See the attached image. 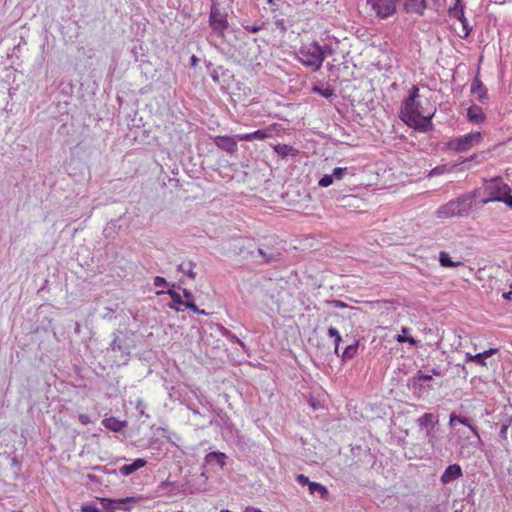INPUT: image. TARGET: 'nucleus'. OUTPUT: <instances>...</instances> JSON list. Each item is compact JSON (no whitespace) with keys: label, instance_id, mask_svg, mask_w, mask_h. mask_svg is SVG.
<instances>
[{"label":"nucleus","instance_id":"obj_57","mask_svg":"<svg viewBox=\"0 0 512 512\" xmlns=\"http://www.w3.org/2000/svg\"><path fill=\"white\" fill-rule=\"evenodd\" d=\"M169 307H170L171 309L176 310V311H181V310H182L181 308L176 307V306H174L173 304H170V305H169Z\"/></svg>","mask_w":512,"mask_h":512},{"label":"nucleus","instance_id":"obj_14","mask_svg":"<svg viewBox=\"0 0 512 512\" xmlns=\"http://www.w3.org/2000/svg\"><path fill=\"white\" fill-rule=\"evenodd\" d=\"M147 464V461L143 458H137L132 463L123 465L119 468V472L123 476H128L138 469L144 467Z\"/></svg>","mask_w":512,"mask_h":512},{"label":"nucleus","instance_id":"obj_42","mask_svg":"<svg viewBox=\"0 0 512 512\" xmlns=\"http://www.w3.org/2000/svg\"><path fill=\"white\" fill-rule=\"evenodd\" d=\"M82 512H101L96 506L86 504L81 507Z\"/></svg>","mask_w":512,"mask_h":512},{"label":"nucleus","instance_id":"obj_48","mask_svg":"<svg viewBox=\"0 0 512 512\" xmlns=\"http://www.w3.org/2000/svg\"><path fill=\"white\" fill-rule=\"evenodd\" d=\"M227 339L232 341V342H236V343H238L241 346H244L243 342L241 340H239L238 337L236 335L232 334V333H231L230 336H228Z\"/></svg>","mask_w":512,"mask_h":512},{"label":"nucleus","instance_id":"obj_55","mask_svg":"<svg viewBox=\"0 0 512 512\" xmlns=\"http://www.w3.org/2000/svg\"><path fill=\"white\" fill-rule=\"evenodd\" d=\"M334 305L335 307L339 308V307H345V304L339 300H336L334 301Z\"/></svg>","mask_w":512,"mask_h":512},{"label":"nucleus","instance_id":"obj_7","mask_svg":"<svg viewBox=\"0 0 512 512\" xmlns=\"http://www.w3.org/2000/svg\"><path fill=\"white\" fill-rule=\"evenodd\" d=\"M401 0H367L376 15L381 18H387L396 12L397 6Z\"/></svg>","mask_w":512,"mask_h":512},{"label":"nucleus","instance_id":"obj_52","mask_svg":"<svg viewBox=\"0 0 512 512\" xmlns=\"http://www.w3.org/2000/svg\"><path fill=\"white\" fill-rule=\"evenodd\" d=\"M220 333H221V335H222V336H224V337H226V338H228V336H230V335H231V331H229V330H228L227 328H225V327H221V328H220Z\"/></svg>","mask_w":512,"mask_h":512},{"label":"nucleus","instance_id":"obj_60","mask_svg":"<svg viewBox=\"0 0 512 512\" xmlns=\"http://www.w3.org/2000/svg\"><path fill=\"white\" fill-rule=\"evenodd\" d=\"M197 58L196 56L191 57V64H196Z\"/></svg>","mask_w":512,"mask_h":512},{"label":"nucleus","instance_id":"obj_43","mask_svg":"<svg viewBox=\"0 0 512 512\" xmlns=\"http://www.w3.org/2000/svg\"><path fill=\"white\" fill-rule=\"evenodd\" d=\"M184 306L195 313H200V309L195 305L193 301H185Z\"/></svg>","mask_w":512,"mask_h":512},{"label":"nucleus","instance_id":"obj_5","mask_svg":"<svg viewBox=\"0 0 512 512\" xmlns=\"http://www.w3.org/2000/svg\"><path fill=\"white\" fill-rule=\"evenodd\" d=\"M482 140L480 132H471L466 135L452 138L448 143L447 147L455 152H466L478 145Z\"/></svg>","mask_w":512,"mask_h":512},{"label":"nucleus","instance_id":"obj_20","mask_svg":"<svg viewBox=\"0 0 512 512\" xmlns=\"http://www.w3.org/2000/svg\"><path fill=\"white\" fill-rule=\"evenodd\" d=\"M477 74H479V69L477 70ZM471 93L475 94L479 97V99H483L487 95V90L484 87L481 80L478 78V75L474 78L472 84H471Z\"/></svg>","mask_w":512,"mask_h":512},{"label":"nucleus","instance_id":"obj_2","mask_svg":"<svg viewBox=\"0 0 512 512\" xmlns=\"http://www.w3.org/2000/svg\"><path fill=\"white\" fill-rule=\"evenodd\" d=\"M472 205L471 197L461 196L440 206L436 211V216L441 219L466 216L471 211Z\"/></svg>","mask_w":512,"mask_h":512},{"label":"nucleus","instance_id":"obj_26","mask_svg":"<svg viewBox=\"0 0 512 512\" xmlns=\"http://www.w3.org/2000/svg\"><path fill=\"white\" fill-rule=\"evenodd\" d=\"M327 334H328L329 337L334 339V353L337 356H340V354H339V345H340V342L342 341V337H341L339 331L336 328H334V327H329L328 331H327Z\"/></svg>","mask_w":512,"mask_h":512},{"label":"nucleus","instance_id":"obj_19","mask_svg":"<svg viewBox=\"0 0 512 512\" xmlns=\"http://www.w3.org/2000/svg\"><path fill=\"white\" fill-rule=\"evenodd\" d=\"M222 68L223 66H217L216 69H213L211 72H210V75L212 77V79L215 81V82H218V83H221V84H227L229 83V79L230 78H233V75H230L226 72H223L222 71Z\"/></svg>","mask_w":512,"mask_h":512},{"label":"nucleus","instance_id":"obj_22","mask_svg":"<svg viewBox=\"0 0 512 512\" xmlns=\"http://www.w3.org/2000/svg\"><path fill=\"white\" fill-rule=\"evenodd\" d=\"M195 264L192 261H184L178 265V271L187 275L191 279H195L196 273L194 272Z\"/></svg>","mask_w":512,"mask_h":512},{"label":"nucleus","instance_id":"obj_25","mask_svg":"<svg viewBox=\"0 0 512 512\" xmlns=\"http://www.w3.org/2000/svg\"><path fill=\"white\" fill-rule=\"evenodd\" d=\"M439 262H440L441 266L449 267V268H453V267L462 265V263L459 261L458 262L452 261L450 255L445 251H441L439 253Z\"/></svg>","mask_w":512,"mask_h":512},{"label":"nucleus","instance_id":"obj_44","mask_svg":"<svg viewBox=\"0 0 512 512\" xmlns=\"http://www.w3.org/2000/svg\"><path fill=\"white\" fill-rule=\"evenodd\" d=\"M183 296L186 299V301H193L194 302V295L193 293L188 289H183Z\"/></svg>","mask_w":512,"mask_h":512},{"label":"nucleus","instance_id":"obj_54","mask_svg":"<svg viewBox=\"0 0 512 512\" xmlns=\"http://www.w3.org/2000/svg\"><path fill=\"white\" fill-rule=\"evenodd\" d=\"M474 354L466 353V362H475V359L473 358Z\"/></svg>","mask_w":512,"mask_h":512},{"label":"nucleus","instance_id":"obj_62","mask_svg":"<svg viewBox=\"0 0 512 512\" xmlns=\"http://www.w3.org/2000/svg\"><path fill=\"white\" fill-rule=\"evenodd\" d=\"M199 314H201V315H207L206 311H205V310H202V309H200V313H199Z\"/></svg>","mask_w":512,"mask_h":512},{"label":"nucleus","instance_id":"obj_24","mask_svg":"<svg viewBox=\"0 0 512 512\" xmlns=\"http://www.w3.org/2000/svg\"><path fill=\"white\" fill-rule=\"evenodd\" d=\"M497 351H498V349H496V348H490L481 353L474 354L473 358L475 359V363H477L481 366H486L485 360L487 358L491 357L492 355H494Z\"/></svg>","mask_w":512,"mask_h":512},{"label":"nucleus","instance_id":"obj_18","mask_svg":"<svg viewBox=\"0 0 512 512\" xmlns=\"http://www.w3.org/2000/svg\"><path fill=\"white\" fill-rule=\"evenodd\" d=\"M227 456L222 452H210L205 456V462L207 464H217L221 468L226 464Z\"/></svg>","mask_w":512,"mask_h":512},{"label":"nucleus","instance_id":"obj_12","mask_svg":"<svg viewBox=\"0 0 512 512\" xmlns=\"http://www.w3.org/2000/svg\"><path fill=\"white\" fill-rule=\"evenodd\" d=\"M273 129L266 128L263 130H256L251 133L238 134L237 139L239 141H253V140H264L272 136Z\"/></svg>","mask_w":512,"mask_h":512},{"label":"nucleus","instance_id":"obj_64","mask_svg":"<svg viewBox=\"0 0 512 512\" xmlns=\"http://www.w3.org/2000/svg\"><path fill=\"white\" fill-rule=\"evenodd\" d=\"M320 67H321V66L316 65V66H315V70H318Z\"/></svg>","mask_w":512,"mask_h":512},{"label":"nucleus","instance_id":"obj_38","mask_svg":"<svg viewBox=\"0 0 512 512\" xmlns=\"http://www.w3.org/2000/svg\"><path fill=\"white\" fill-rule=\"evenodd\" d=\"M264 26V23L261 25H243L244 29L251 33H257L259 32Z\"/></svg>","mask_w":512,"mask_h":512},{"label":"nucleus","instance_id":"obj_11","mask_svg":"<svg viewBox=\"0 0 512 512\" xmlns=\"http://www.w3.org/2000/svg\"><path fill=\"white\" fill-rule=\"evenodd\" d=\"M403 8L407 13H416L423 15L424 10L428 7L427 0H402Z\"/></svg>","mask_w":512,"mask_h":512},{"label":"nucleus","instance_id":"obj_39","mask_svg":"<svg viewBox=\"0 0 512 512\" xmlns=\"http://www.w3.org/2000/svg\"><path fill=\"white\" fill-rule=\"evenodd\" d=\"M296 480L297 482L301 485V486H309L310 484V480L307 476L303 475V474H298L297 477H296Z\"/></svg>","mask_w":512,"mask_h":512},{"label":"nucleus","instance_id":"obj_31","mask_svg":"<svg viewBox=\"0 0 512 512\" xmlns=\"http://www.w3.org/2000/svg\"><path fill=\"white\" fill-rule=\"evenodd\" d=\"M460 0H456L454 7L449 9V15L452 18L458 19L459 21L465 16L463 6L459 5Z\"/></svg>","mask_w":512,"mask_h":512},{"label":"nucleus","instance_id":"obj_59","mask_svg":"<svg viewBox=\"0 0 512 512\" xmlns=\"http://www.w3.org/2000/svg\"><path fill=\"white\" fill-rule=\"evenodd\" d=\"M267 2L272 6H276V0H267Z\"/></svg>","mask_w":512,"mask_h":512},{"label":"nucleus","instance_id":"obj_28","mask_svg":"<svg viewBox=\"0 0 512 512\" xmlns=\"http://www.w3.org/2000/svg\"><path fill=\"white\" fill-rule=\"evenodd\" d=\"M312 91L320 94L321 96H323L326 99H329V98H332L333 96H335L334 90L329 85H326V86L315 85L312 87Z\"/></svg>","mask_w":512,"mask_h":512},{"label":"nucleus","instance_id":"obj_53","mask_svg":"<svg viewBox=\"0 0 512 512\" xmlns=\"http://www.w3.org/2000/svg\"><path fill=\"white\" fill-rule=\"evenodd\" d=\"M502 297L505 299V300H511L512 299V291H508V292H504Z\"/></svg>","mask_w":512,"mask_h":512},{"label":"nucleus","instance_id":"obj_17","mask_svg":"<svg viewBox=\"0 0 512 512\" xmlns=\"http://www.w3.org/2000/svg\"><path fill=\"white\" fill-rule=\"evenodd\" d=\"M455 423H459V424H462V425H465L467 426L471 432L478 438L480 439V436H479V433H478V430L476 428V426L472 425L469 421L468 418L466 417H460V416H457L456 414L452 413L450 415V419H449V424L452 426L454 425Z\"/></svg>","mask_w":512,"mask_h":512},{"label":"nucleus","instance_id":"obj_41","mask_svg":"<svg viewBox=\"0 0 512 512\" xmlns=\"http://www.w3.org/2000/svg\"><path fill=\"white\" fill-rule=\"evenodd\" d=\"M426 436L428 438V443L432 446V447H435L436 445V437L434 435V433L432 432L431 429H428L426 431Z\"/></svg>","mask_w":512,"mask_h":512},{"label":"nucleus","instance_id":"obj_35","mask_svg":"<svg viewBox=\"0 0 512 512\" xmlns=\"http://www.w3.org/2000/svg\"><path fill=\"white\" fill-rule=\"evenodd\" d=\"M460 23L462 25V32H463L461 37L466 38L472 31V27L469 25L468 20L466 19L465 16L460 20Z\"/></svg>","mask_w":512,"mask_h":512},{"label":"nucleus","instance_id":"obj_1","mask_svg":"<svg viewBox=\"0 0 512 512\" xmlns=\"http://www.w3.org/2000/svg\"><path fill=\"white\" fill-rule=\"evenodd\" d=\"M401 115L403 120L410 126L425 130L431 125L432 109L424 106L422 97L419 94V88L416 85L411 88L409 96L401 109Z\"/></svg>","mask_w":512,"mask_h":512},{"label":"nucleus","instance_id":"obj_49","mask_svg":"<svg viewBox=\"0 0 512 512\" xmlns=\"http://www.w3.org/2000/svg\"><path fill=\"white\" fill-rule=\"evenodd\" d=\"M227 339L232 341V342H236V343H238L241 346H244L243 342L241 340H239L238 337L236 335L232 334V333H231L230 336H228Z\"/></svg>","mask_w":512,"mask_h":512},{"label":"nucleus","instance_id":"obj_56","mask_svg":"<svg viewBox=\"0 0 512 512\" xmlns=\"http://www.w3.org/2000/svg\"><path fill=\"white\" fill-rule=\"evenodd\" d=\"M247 512H263V511H261L260 509H257V508H251V509H248Z\"/></svg>","mask_w":512,"mask_h":512},{"label":"nucleus","instance_id":"obj_61","mask_svg":"<svg viewBox=\"0 0 512 512\" xmlns=\"http://www.w3.org/2000/svg\"><path fill=\"white\" fill-rule=\"evenodd\" d=\"M462 370H463V372H464V374H465V376H466V375L468 374V372H467V370H466V367H465V366H462Z\"/></svg>","mask_w":512,"mask_h":512},{"label":"nucleus","instance_id":"obj_40","mask_svg":"<svg viewBox=\"0 0 512 512\" xmlns=\"http://www.w3.org/2000/svg\"><path fill=\"white\" fill-rule=\"evenodd\" d=\"M153 284L155 287H164L167 285V281L165 278L161 277V276H156L154 278V281H153Z\"/></svg>","mask_w":512,"mask_h":512},{"label":"nucleus","instance_id":"obj_10","mask_svg":"<svg viewBox=\"0 0 512 512\" xmlns=\"http://www.w3.org/2000/svg\"><path fill=\"white\" fill-rule=\"evenodd\" d=\"M237 136L236 137H230V136H216L214 137V143L215 145L228 152V153H234L237 151Z\"/></svg>","mask_w":512,"mask_h":512},{"label":"nucleus","instance_id":"obj_58","mask_svg":"<svg viewBox=\"0 0 512 512\" xmlns=\"http://www.w3.org/2000/svg\"><path fill=\"white\" fill-rule=\"evenodd\" d=\"M511 423H512V418L508 419L505 423H503V425H508V428H509Z\"/></svg>","mask_w":512,"mask_h":512},{"label":"nucleus","instance_id":"obj_46","mask_svg":"<svg viewBox=\"0 0 512 512\" xmlns=\"http://www.w3.org/2000/svg\"><path fill=\"white\" fill-rule=\"evenodd\" d=\"M508 425H503L501 426V429L499 431V436L503 439H506L507 438V432H508Z\"/></svg>","mask_w":512,"mask_h":512},{"label":"nucleus","instance_id":"obj_9","mask_svg":"<svg viewBox=\"0 0 512 512\" xmlns=\"http://www.w3.org/2000/svg\"><path fill=\"white\" fill-rule=\"evenodd\" d=\"M463 475V471L460 465L451 464L442 473L440 477V482L443 485L449 484L457 479H459Z\"/></svg>","mask_w":512,"mask_h":512},{"label":"nucleus","instance_id":"obj_30","mask_svg":"<svg viewBox=\"0 0 512 512\" xmlns=\"http://www.w3.org/2000/svg\"><path fill=\"white\" fill-rule=\"evenodd\" d=\"M357 351H358V342L356 341L355 343L348 345L344 349L343 353L341 354V357L343 360H350L356 356Z\"/></svg>","mask_w":512,"mask_h":512},{"label":"nucleus","instance_id":"obj_51","mask_svg":"<svg viewBox=\"0 0 512 512\" xmlns=\"http://www.w3.org/2000/svg\"><path fill=\"white\" fill-rule=\"evenodd\" d=\"M220 333H221V335H222V336H224V337H226V338H228V336H230V335H231V331H229V330H228L227 328H225V327H221V328H220Z\"/></svg>","mask_w":512,"mask_h":512},{"label":"nucleus","instance_id":"obj_3","mask_svg":"<svg viewBox=\"0 0 512 512\" xmlns=\"http://www.w3.org/2000/svg\"><path fill=\"white\" fill-rule=\"evenodd\" d=\"M485 191L488 194V199L484 203L503 202L512 209L511 189L500 178L490 180L485 187Z\"/></svg>","mask_w":512,"mask_h":512},{"label":"nucleus","instance_id":"obj_6","mask_svg":"<svg viewBox=\"0 0 512 512\" xmlns=\"http://www.w3.org/2000/svg\"><path fill=\"white\" fill-rule=\"evenodd\" d=\"M209 26L218 37H224L229 24L227 14L220 11L216 5H212L209 15Z\"/></svg>","mask_w":512,"mask_h":512},{"label":"nucleus","instance_id":"obj_34","mask_svg":"<svg viewBox=\"0 0 512 512\" xmlns=\"http://www.w3.org/2000/svg\"><path fill=\"white\" fill-rule=\"evenodd\" d=\"M333 181L334 179L332 174H325L320 178L318 185L320 187L326 188L329 187L333 183Z\"/></svg>","mask_w":512,"mask_h":512},{"label":"nucleus","instance_id":"obj_47","mask_svg":"<svg viewBox=\"0 0 512 512\" xmlns=\"http://www.w3.org/2000/svg\"><path fill=\"white\" fill-rule=\"evenodd\" d=\"M78 418L83 425L90 423V417L87 414H80Z\"/></svg>","mask_w":512,"mask_h":512},{"label":"nucleus","instance_id":"obj_16","mask_svg":"<svg viewBox=\"0 0 512 512\" xmlns=\"http://www.w3.org/2000/svg\"><path fill=\"white\" fill-rule=\"evenodd\" d=\"M416 422L421 429L430 427L432 430L438 424V419L432 413H424Z\"/></svg>","mask_w":512,"mask_h":512},{"label":"nucleus","instance_id":"obj_33","mask_svg":"<svg viewBox=\"0 0 512 512\" xmlns=\"http://www.w3.org/2000/svg\"><path fill=\"white\" fill-rule=\"evenodd\" d=\"M168 295L171 297L172 302L176 305H185V301H183L181 295L176 291L170 289L167 291Z\"/></svg>","mask_w":512,"mask_h":512},{"label":"nucleus","instance_id":"obj_36","mask_svg":"<svg viewBox=\"0 0 512 512\" xmlns=\"http://www.w3.org/2000/svg\"><path fill=\"white\" fill-rule=\"evenodd\" d=\"M449 171V169L447 168V165H440V166H436L435 168H433L430 172H429V176L430 177H433V176H439V175H442L444 174L445 172Z\"/></svg>","mask_w":512,"mask_h":512},{"label":"nucleus","instance_id":"obj_37","mask_svg":"<svg viewBox=\"0 0 512 512\" xmlns=\"http://www.w3.org/2000/svg\"><path fill=\"white\" fill-rule=\"evenodd\" d=\"M346 172H347L346 167H336L332 172L333 179L341 180L344 177Z\"/></svg>","mask_w":512,"mask_h":512},{"label":"nucleus","instance_id":"obj_45","mask_svg":"<svg viewBox=\"0 0 512 512\" xmlns=\"http://www.w3.org/2000/svg\"><path fill=\"white\" fill-rule=\"evenodd\" d=\"M431 375L441 377L444 375V372L441 370L439 366L432 368Z\"/></svg>","mask_w":512,"mask_h":512},{"label":"nucleus","instance_id":"obj_29","mask_svg":"<svg viewBox=\"0 0 512 512\" xmlns=\"http://www.w3.org/2000/svg\"><path fill=\"white\" fill-rule=\"evenodd\" d=\"M308 488H309V492H310L311 494H316V493H318V494H320V496H321L322 498H326V496L328 495V490H327V488H326L325 486H323L322 484H320V483L312 482V481H311V482H310V484H309V486H308Z\"/></svg>","mask_w":512,"mask_h":512},{"label":"nucleus","instance_id":"obj_13","mask_svg":"<svg viewBox=\"0 0 512 512\" xmlns=\"http://www.w3.org/2000/svg\"><path fill=\"white\" fill-rule=\"evenodd\" d=\"M432 380V375L418 370L415 376L410 380V387L416 392L423 389V383Z\"/></svg>","mask_w":512,"mask_h":512},{"label":"nucleus","instance_id":"obj_50","mask_svg":"<svg viewBox=\"0 0 512 512\" xmlns=\"http://www.w3.org/2000/svg\"><path fill=\"white\" fill-rule=\"evenodd\" d=\"M276 26L280 28L282 31L286 30L285 23L283 19H279L276 21Z\"/></svg>","mask_w":512,"mask_h":512},{"label":"nucleus","instance_id":"obj_21","mask_svg":"<svg viewBox=\"0 0 512 512\" xmlns=\"http://www.w3.org/2000/svg\"><path fill=\"white\" fill-rule=\"evenodd\" d=\"M102 424L114 432L121 431L124 426V423L115 417L104 418Z\"/></svg>","mask_w":512,"mask_h":512},{"label":"nucleus","instance_id":"obj_23","mask_svg":"<svg viewBox=\"0 0 512 512\" xmlns=\"http://www.w3.org/2000/svg\"><path fill=\"white\" fill-rule=\"evenodd\" d=\"M274 150L279 156L282 157H286L288 155L295 156L298 153V151L295 148L287 144H278L274 146Z\"/></svg>","mask_w":512,"mask_h":512},{"label":"nucleus","instance_id":"obj_27","mask_svg":"<svg viewBox=\"0 0 512 512\" xmlns=\"http://www.w3.org/2000/svg\"><path fill=\"white\" fill-rule=\"evenodd\" d=\"M402 334L397 335L396 340L399 343H405L408 342L410 345L415 346L417 344V341L408 334L410 333V329L407 327H402L401 330Z\"/></svg>","mask_w":512,"mask_h":512},{"label":"nucleus","instance_id":"obj_63","mask_svg":"<svg viewBox=\"0 0 512 512\" xmlns=\"http://www.w3.org/2000/svg\"><path fill=\"white\" fill-rule=\"evenodd\" d=\"M79 330H80V325H79V324H76L75 331H76V332H79Z\"/></svg>","mask_w":512,"mask_h":512},{"label":"nucleus","instance_id":"obj_15","mask_svg":"<svg viewBox=\"0 0 512 512\" xmlns=\"http://www.w3.org/2000/svg\"><path fill=\"white\" fill-rule=\"evenodd\" d=\"M467 118L473 124H480L484 121L483 109L478 105H472L467 110Z\"/></svg>","mask_w":512,"mask_h":512},{"label":"nucleus","instance_id":"obj_8","mask_svg":"<svg viewBox=\"0 0 512 512\" xmlns=\"http://www.w3.org/2000/svg\"><path fill=\"white\" fill-rule=\"evenodd\" d=\"M135 502L134 497L119 498V499H101V504L106 512H114L116 509L124 511H130V507L127 505L129 502Z\"/></svg>","mask_w":512,"mask_h":512},{"label":"nucleus","instance_id":"obj_32","mask_svg":"<svg viewBox=\"0 0 512 512\" xmlns=\"http://www.w3.org/2000/svg\"><path fill=\"white\" fill-rule=\"evenodd\" d=\"M258 254L263 258L264 263H271L278 259L279 254H274L272 252H268L264 250L263 248L257 249Z\"/></svg>","mask_w":512,"mask_h":512},{"label":"nucleus","instance_id":"obj_4","mask_svg":"<svg viewBox=\"0 0 512 512\" xmlns=\"http://www.w3.org/2000/svg\"><path fill=\"white\" fill-rule=\"evenodd\" d=\"M332 54V50L325 46H320L317 42H311L301 47L299 60L302 64H322L327 56Z\"/></svg>","mask_w":512,"mask_h":512}]
</instances>
